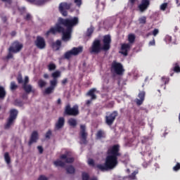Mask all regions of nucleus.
<instances>
[{"label":"nucleus","instance_id":"obj_1","mask_svg":"<svg viewBox=\"0 0 180 180\" xmlns=\"http://www.w3.org/2000/svg\"><path fill=\"white\" fill-rule=\"evenodd\" d=\"M79 22L78 17H74L72 19L59 18L58 23L54 27H51L49 30L46 32V37L50 36V33L56 34V33H62V40L63 41H69L71 39V34H72V28L77 26Z\"/></svg>","mask_w":180,"mask_h":180},{"label":"nucleus","instance_id":"obj_2","mask_svg":"<svg viewBox=\"0 0 180 180\" xmlns=\"http://www.w3.org/2000/svg\"><path fill=\"white\" fill-rule=\"evenodd\" d=\"M120 155H122L120 153V146H119V144L112 146L107 151V156L104 165L98 164L96 165V168L103 172L115 169L119 164L117 158L120 157Z\"/></svg>","mask_w":180,"mask_h":180},{"label":"nucleus","instance_id":"obj_3","mask_svg":"<svg viewBox=\"0 0 180 180\" xmlns=\"http://www.w3.org/2000/svg\"><path fill=\"white\" fill-rule=\"evenodd\" d=\"M103 45L101 43V40L95 39L91 46L89 49L91 54H99L101 51H108L110 50V44L112 43V39L110 35H105L103 39Z\"/></svg>","mask_w":180,"mask_h":180},{"label":"nucleus","instance_id":"obj_4","mask_svg":"<svg viewBox=\"0 0 180 180\" xmlns=\"http://www.w3.org/2000/svg\"><path fill=\"white\" fill-rule=\"evenodd\" d=\"M64 116H78L79 115V107L78 105H73V108H71V104L68 103L65 106Z\"/></svg>","mask_w":180,"mask_h":180},{"label":"nucleus","instance_id":"obj_5","mask_svg":"<svg viewBox=\"0 0 180 180\" xmlns=\"http://www.w3.org/2000/svg\"><path fill=\"white\" fill-rule=\"evenodd\" d=\"M18 115H19V111H18V110L13 108L10 110V115L7 119L6 124L4 125V129L6 130L11 129V126L15 123V120L18 119Z\"/></svg>","mask_w":180,"mask_h":180},{"label":"nucleus","instance_id":"obj_6","mask_svg":"<svg viewBox=\"0 0 180 180\" xmlns=\"http://www.w3.org/2000/svg\"><path fill=\"white\" fill-rule=\"evenodd\" d=\"M84 51V47H73L70 51H68L65 53L64 57L66 60H70L72 56H78V54H81Z\"/></svg>","mask_w":180,"mask_h":180},{"label":"nucleus","instance_id":"obj_7","mask_svg":"<svg viewBox=\"0 0 180 180\" xmlns=\"http://www.w3.org/2000/svg\"><path fill=\"white\" fill-rule=\"evenodd\" d=\"M111 71L112 72L117 74V75H123L124 69L123 68V65H122V63L114 61L111 65Z\"/></svg>","mask_w":180,"mask_h":180},{"label":"nucleus","instance_id":"obj_8","mask_svg":"<svg viewBox=\"0 0 180 180\" xmlns=\"http://www.w3.org/2000/svg\"><path fill=\"white\" fill-rule=\"evenodd\" d=\"M80 143L86 144V139L88 137V133L86 132V126L85 124L80 125Z\"/></svg>","mask_w":180,"mask_h":180},{"label":"nucleus","instance_id":"obj_9","mask_svg":"<svg viewBox=\"0 0 180 180\" xmlns=\"http://www.w3.org/2000/svg\"><path fill=\"white\" fill-rule=\"evenodd\" d=\"M10 51H13L14 54L19 53L23 49V44H20L19 41H15L9 47Z\"/></svg>","mask_w":180,"mask_h":180},{"label":"nucleus","instance_id":"obj_10","mask_svg":"<svg viewBox=\"0 0 180 180\" xmlns=\"http://www.w3.org/2000/svg\"><path fill=\"white\" fill-rule=\"evenodd\" d=\"M117 111H113L109 115L105 116V123L108 126H112L117 117Z\"/></svg>","mask_w":180,"mask_h":180},{"label":"nucleus","instance_id":"obj_11","mask_svg":"<svg viewBox=\"0 0 180 180\" xmlns=\"http://www.w3.org/2000/svg\"><path fill=\"white\" fill-rule=\"evenodd\" d=\"M71 8V4L68 3H61L59 6V11L63 16H68V12L67 11L70 10Z\"/></svg>","mask_w":180,"mask_h":180},{"label":"nucleus","instance_id":"obj_12","mask_svg":"<svg viewBox=\"0 0 180 180\" xmlns=\"http://www.w3.org/2000/svg\"><path fill=\"white\" fill-rule=\"evenodd\" d=\"M35 46H37V49H39L40 50L46 49V40H44V38L38 36L37 37V40L35 41Z\"/></svg>","mask_w":180,"mask_h":180},{"label":"nucleus","instance_id":"obj_13","mask_svg":"<svg viewBox=\"0 0 180 180\" xmlns=\"http://www.w3.org/2000/svg\"><path fill=\"white\" fill-rule=\"evenodd\" d=\"M95 92H96V89H91L86 94L87 96H91V99L86 101V105H87V106H89V105L92 103V101L96 99V94H95Z\"/></svg>","mask_w":180,"mask_h":180},{"label":"nucleus","instance_id":"obj_14","mask_svg":"<svg viewBox=\"0 0 180 180\" xmlns=\"http://www.w3.org/2000/svg\"><path fill=\"white\" fill-rule=\"evenodd\" d=\"M148 6H150V0H142L138 8L140 12H145L148 9Z\"/></svg>","mask_w":180,"mask_h":180},{"label":"nucleus","instance_id":"obj_15","mask_svg":"<svg viewBox=\"0 0 180 180\" xmlns=\"http://www.w3.org/2000/svg\"><path fill=\"white\" fill-rule=\"evenodd\" d=\"M138 98H139V99H136V103L138 106H141V105H143L144 99H146V91H140L139 94H138Z\"/></svg>","mask_w":180,"mask_h":180},{"label":"nucleus","instance_id":"obj_16","mask_svg":"<svg viewBox=\"0 0 180 180\" xmlns=\"http://www.w3.org/2000/svg\"><path fill=\"white\" fill-rule=\"evenodd\" d=\"M130 44H122L121 45V51H120V53L123 56H127L129 54V51H130Z\"/></svg>","mask_w":180,"mask_h":180},{"label":"nucleus","instance_id":"obj_17","mask_svg":"<svg viewBox=\"0 0 180 180\" xmlns=\"http://www.w3.org/2000/svg\"><path fill=\"white\" fill-rule=\"evenodd\" d=\"M179 74L180 73V66L179 63H175L173 64V68L171 69L169 72V76L172 77L174 74Z\"/></svg>","mask_w":180,"mask_h":180},{"label":"nucleus","instance_id":"obj_18","mask_svg":"<svg viewBox=\"0 0 180 180\" xmlns=\"http://www.w3.org/2000/svg\"><path fill=\"white\" fill-rule=\"evenodd\" d=\"M37 140H39V133L37 131H34L31 134L28 145L32 146L33 143H37Z\"/></svg>","mask_w":180,"mask_h":180},{"label":"nucleus","instance_id":"obj_19","mask_svg":"<svg viewBox=\"0 0 180 180\" xmlns=\"http://www.w3.org/2000/svg\"><path fill=\"white\" fill-rule=\"evenodd\" d=\"M65 124V119L63 117H60L58 120V122L55 124V129L56 130H60V129H63L64 127V124Z\"/></svg>","mask_w":180,"mask_h":180},{"label":"nucleus","instance_id":"obj_20","mask_svg":"<svg viewBox=\"0 0 180 180\" xmlns=\"http://www.w3.org/2000/svg\"><path fill=\"white\" fill-rule=\"evenodd\" d=\"M60 158V160H64L66 164H72V162H74V161H75L74 158H68V153L61 155Z\"/></svg>","mask_w":180,"mask_h":180},{"label":"nucleus","instance_id":"obj_21","mask_svg":"<svg viewBox=\"0 0 180 180\" xmlns=\"http://www.w3.org/2000/svg\"><path fill=\"white\" fill-rule=\"evenodd\" d=\"M22 89L27 94H30L31 92L34 94L36 92V89H33L31 84H23Z\"/></svg>","mask_w":180,"mask_h":180},{"label":"nucleus","instance_id":"obj_22","mask_svg":"<svg viewBox=\"0 0 180 180\" xmlns=\"http://www.w3.org/2000/svg\"><path fill=\"white\" fill-rule=\"evenodd\" d=\"M96 137L98 140H101V139H105L106 133L105 132V131L100 129L97 131Z\"/></svg>","mask_w":180,"mask_h":180},{"label":"nucleus","instance_id":"obj_23","mask_svg":"<svg viewBox=\"0 0 180 180\" xmlns=\"http://www.w3.org/2000/svg\"><path fill=\"white\" fill-rule=\"evenodd\" d=\"M51 47L56 51H58V50H60V47H61V41L58 39L56 42H53L51 44Z\"/></svg>","mask_w":180,"mask_h":180},{"label":"nucleus","instance_id":"obj_24","mask_svg":"<svg viewBox=\"0 0 180 180\" xmlns=\"http://www.w3.org/2000/svg\"><path fill=\"white\" fill-rule=\"evenodd\" d=\"M53 165L56 167H61L62 168H64V167H65V162H64L60 160L54 161Z\"/></svg>","mask_w":180,"mask_h":180},{"label":"nucleus","instance_id":"obj_25","mask_svg":"<svg viewBox=\"0 0 180 180\" xmlns=\"http://www.w3.org/2000/svg\"><path fill=\"white\" fill-rule=\"evenodd\" d=\"M5 96H6V91H5V88H4L2 86H0V99H5Z\"/></svg>","mask_w":180,"mask_h":180},{"label":"nucleus","instance_id":"obj_26","mask_svg":"<svg viewBox=\"0 0 180 180\" xmlns=\"http://www.w3.org/2000/svg\"><path fill=\"white\" fill-rule=\"evenodd\" d=\"M51 77L53 79H57V78L61 77V72L60 70H56L51 74Z\"/></svg>","mask_w":180,"mask_h":180},{"label":"nucleus","instance_id":"obj_27","mask_svg":"<svg viewBox=\"0 0 180 180\" xmlns=\"http://www.w3.org/2000/svg\"><path fill=\"white\" fill-rule=\"evenodd\" d=\"M66 172H67V174H75V168L73 167L72 165H70L68 166V167H66Z\"/></svg>","mask_w":180,"mask_h":180},{"label":"nucleus","instance_id":"obj_28","mask_svg":"<svg viewBox=\"0 0 180 180\" xmlns=\"http://www.w3.org/2000/svg\"><path fill=\"white\" fill-rule=\"evenodd\" d=\"M54 89L53 87L49 86L48 88H46L44 91V94L46 95H50V94H53L54 92Z\"/></svg>","mask_w":180,"mask_h":180},{"label":"nucleus","instance_id":"obj_29","mask_svg":"<svg viewBox=\"0 0 180 180\" xmlns=\"http://www.w3.org/2000/svg\"><path fill=\"white\" fill-rule=\"evenodd\" d=\"M68 124H70V126H72V127H75V126H77V120L74 118H70L68 120Z\"/></svg>","mask_w":180,"mask_h":180},{"label":"nucleus","instance_id":"obj_30","mask_svg":"<svg viewBox=\"0 0 180 180\" xmlns=\"http://www.w3.org/2000/svg\"><path fill=\"white\" fill-rule=\"evenodd\" d=\"M4 160L6 164H11V156H9V153L6 152L4 153Z\"/></svg>","mask_w":180,"mask_h":180},{"label":"nucleus","instance_id":"obj_31","mask_svg":"<svg viewBox=\"0 0 180 180\" xmlns=\"http://www.w3.org/2000/svg\"><path fill=\"white\" fill-rule=\"evenodd\" d=\"M14 105L19 106L20 108H22V106H23V101H22V100L15 99L14 101Z\"/></svg>","mask_w":180,"mask_h":180},{"label":"nucleus","instance_id":"obj_32","mask_svg":"<svg viewBox=\"0 0 180 180\" xmlns=\"http://www.w3.org/2000/svg\"><path fill=\"white\" fill-rule=\"evenodd\" d=\"M169 77H165L163 76L161 78V81L162 82H163V84H165V85H168V84H169Z\"/></svg>","mask_w":180,"mask_h":180},{"label":"nucleus","instance_id":"obj_33","mask_svg":"<svg viewBox=\"0 0 180 180\" xmlns=\"http://www.w3.org/2000/svg\"><path fill=\"white\" fill-rule=\"evenodd\" d=\"M134 40H136V36H134V34H130L128 36V41L130 44H133L134 43Z\"/></svg>","mask_w":180,"mask_h":180},{"label":"nucleus","instance_id":"obj_34","mask_svg":"<svg viewBox=\"0 0 180 180\" xmlns=\"http://www.w3.org/2000/svg\"><path fill=\"white\" fill-rule=\"evenodd\" d=\"M10 89L11 91H16L18 89V84L15 82H11Z\"/></svg>","mask_w":180,"mask_h":180},{"label":"nucleus","instance_id":"obj_35","mask_svg":"<svg viewBox=\"0 0 180 180\" xmlns=\"http://www.w3.org/2000/svg\"><path fill=\"white\" fill-rule=\"evenodd\" d=\"M82 180H89V174L83 172L82 173Z\"/></svg>","mask_w":180,"mask_h":180},{"label":"nucleus","instance_id":"obj_36","mask_svg":"<svg viewBox=\"0 0 180 180\" xmlns=\"http://www.w3.org/2000/svg\"><path fill=\"white\" fill-rule=\"evenodd\" d=\"M57 84H58V81L57 79H53L50 81V86L51 88H53L54 89H56V86H57Z\"/></svg>","mask_w":180,"mask_h":180},{"label":"nucleus","instance_id":"obj_37","mask_svg":"<svg viewBox=\"0 0 180 180\" xmlns=\"http://www.w3.org/2000/svg\"><path fill=\"white\" fill-rule=\"evenodd\" d=\"M56 68H57V66L54 63H49L48 65V70H49V71H54Z\"/></svg>","mask_w":180,"mask_h":180},{"label":"nucleus","instance_id":"obj_38","mask_svg":"<svg viewBox=\"0 0 180 180\" xmlns=\"http://www.w3.org/2000/svg\"><path fill=\"white\" fill-rule=\"evenodd\" d=\"M46 84L47 83L43 79H39L38 81V85H39V88H44V86L46 85Z\"/></svg>","mask_w":180,"mask_h":180},{"label":"nucleus","instance_id":"obj_39","mask_svg":"<svg viewBox=\"0 0 180 180\" xmlns=\"http://www.w3.org/2000/svg\"><path fill=\"white\" fill-rule=\"evenodd\" d=\"M13 51L10 50V48H8V53L6 56V60H11V58H13Z\"/></svg>","mask_w":180,"mask_h":180},{"label":"nucleus","instance_id":"obj_40","mask_svg":"<svg viewBox=\"0 0 180 180\" xmlns=\"http://www.w3.org/2000/svg\"><path fill=\"white\" fill-rule=\"evenodd\" d=\"M139 22L141 25H146V22H147V18L143 16V17L139 18Z\"/></svg>","mask_w":180,"mask_h":180},{"label":"nucleus","instance_id":"obj_41","mask_svg":"<svg viewBox=\"0 0 180 180\" xmlns=\"http://www.w3.org/2000/svg\"><path fill=\"white\" fill-rule=\"evenodd\" d=\"M136 174H138L137 172H134L131 173V175L128 176V178H129V179L134 180V179H136Z\"/></svg>","mask_w":180,"mask_h":180},{"label":"nucleus","instance_id":"obj_42","mask_svg":"<svg viewBox=\"0 0 180 180\" xmlns=\"http://www.w3.org/2000/svg\"><path fill=\"white\" fill-rule=\"evenodd\" d=\"M168 7V3H164L160 6V11H165Z\"/></svg>","mask_w":180,"mask_h":180},{"label":"nucleus","instance_id":"obj_43","mask_svg":"<svg viewBox=\"0 0 180 180\" xmlns=\"http://www.w3.org/2000/svg\"><path fill=\"white\" fill-rule=\"evenodd\" d=\"M92 33H94V29L92 28H89L87 30V32H86V36H88V37H89V36H91L92 35Z\"/></svg>","mask_w":180,"mask_h":180},{"label":"nucleus","instance_id":"obj_44","mask_svg":"<svg viewBox=\"0 0 180 180\" xmlns=\"http://www.w3.org/2000/svg\"><path fill=\"white\" fill-rule=\"evenodd\" d=\"M44 4H46V0H38L36 1V5H39V6L44 5Z\"/></svg>","mask_w":180,"mask_h":180},{"label":"nucleus","instance_id":"obj_45","mask_svg":"<svg viewBox=\"0 0 180 180\" xmlns=\"http://www.w3.org/2000/svg\"><path fill=\"white\" fill-rule=\"evenodd\" d=\"M51 134H52L51 130L49 129V130L46 133V134H45L46 139H50L51 137Z\"/></svg>","mask_w":180,"mask_h":180},{"label":"nucleus","instance_id":"obj_46","mask_svg":"<svg viewBox=\"0 0 180 180\" xmlns=\"http://www.w3.org/2000/svg\"><path fill=\"white\" fill-rule=\"evenodd\" d=\"M17 81L18 84H23V78L22 77V75H18V77H17Z\"/></svg>","mask_w":180,"mask_h":180},{"label":"nucleus","instance_id":"obj_47","mask_svg":"<svg viewBox=\"0 0 180 180\" xmlns=\"http://www.w3.org/2000/svg\"><path fill=\"white\" fill-rule=\"evenodd\" d=\"M174 171H179L180 169V163H176V165L173 167Z\"/></svg>","mask_w":180,"mask_h":180},{"label":"nucleus","instance_id":"obj_48","mask_svg":"<svg viewBox=\"0 0 180 180\" xmlns=\"http://www.w3.org/2000/svg\"><path fill=\"white\" fill-rule=\"evenodd\" d=\"M75 4H76L77 6H81V5H82V0H75Z\"/></svg>","mask_w":180,"mask_h":180},{"label":"nucleus","instance_id":"obj_49","mask_svg":"<svg viewBox=\"0 0 180 180\" xmlns=\"http://www.w3.org/2000/svg\"><path fill=\"white\" fill-rule=\"evenodd\" d=\"M25 20H32V15L30 13H27L26 16L24 18Z\"/></svg>","mask_w":180,"mask_h":180},{"label":"nucleus","instance_id":"obj_50","mask_svg":"<svg viewBox=\"0 0 180 180\" xmlns=\"http://www.w3.org/2000/svg\"><path fill=\"white\" fill-rule=\"evenodd\" d=\"M160 33V30H158V29H155L153 32L152 34L153 36H157V34H158Z\"/></svg>","mask_w":180,"mask_h":180},{"label":"nucleus","instance_id":"obj_51","mask_svg":"<svg viewBox=\"0 0 180 180\" xmlns=\"http://www.w3.org/2000/svg\"><path fill=\"white\" fill-rule=\"evenodd\" d=\"M89 165L94 167L95 165V162L92 159H89L88 161Z\"/></svg>","mask_w":180,"mask_h":180},{"label":"nucleus","instance_id":"obj_52","mask_svg":"<svg viewBox=\"0 0 180 180\" xmlns=\"http://www.w3.org/2000/svg\"><path fill=\"white\" fill-rule=\"evenodd\" d=\"M37 149L39 154H43L44 149L42 146H37Z\"/></svg>","mask_w":180,"mask_h":180},{"label":"nucleus","instance_id":"obj_53","mask_svg":"<svg viewBox=\"0 0 180 180\" xmlns=\"http://www.w3.org/2000/svg\"><path fill=\"white\" fill-rule=\"evenodd\" d=\"M49 179L44 176V175H41L39 178L38 180H48Z\"/></svg>","mask_w":180,"mask_h":180},{"label":"nucleus","instance_id":"obj_54","mask_svg":"<svg viewBox=\"0 0 180 180\" xmlns=\"http://www.w3.org/2000/svg\"><path fill=\"white\" fill-rule=\"evenodd\" d=\"M27 84H29V77L26 76L25 77L23 85H27Z\"/></svg>","mask_w":180,"mask_h":180},{"label":"nucleus","instance_id":"obj_55","mask_svg":"<svg viewBox=\"0 0 180 180\" xmlns=\"http://www.w3.org/2000/svg\"><path fill=\"white\" fill-rule=\"evenodd\" d=\"M67 82H68V79L65 78L62 80L61 84H62V85H65V84H67Z\"/></svg>","mask_w":180,"mask_h":180},{"label":"nucleus","instance_id":"obj_56","mask_svg":"<svg viewBox=\"0 0 180 180\" xmlns=\"http://www.w3.org/2000/svg\"><path fill=\"white\" fill-rule=\"evenodd\" d=\"M150 46H155V40H152L149 42Z\"/></svg>","mask_w":180,"mask_h":180},{"label":"nucleus","instance_id":"obj_57","mask_svg":"<svg viewBox=\"0 0 180 180\" xmlns=\"http://www.w3.org/2000/svg\"><path fill=\"white\" fill-rule=\"evenodd\" d=\"M2 2H7V4H9V5H11V4H12V0H1Z\"/></svg>","mask_w":180,"mask_h":180},{"label":"nucleus","instance_id":"obj_58","mask_svg":"<svg viewBox=\"0 0 180 180\" xmlns=\"http://www.w3.org/2000/svg\"><path fill=\"white\" fill-rule=\"evenodd\" d=\"M139 124L140 126H145V125H146V123H145L144 122H143V121H141V122H139Z\"/></svg>","mask_w":180,"mask_h":180},{"label":"nucleus","instance_id":"obj_59","mask_svg":"<svg viewBox=\"0 0 180 180\" xmlns=\"http://www.w3.org/2000/svg\"><path fill=\"white\" fill-rule=\"evenodd\" d=\"M57 105H61V98H58L56 101Z\"/></svg>","mask_w":180,"mask_h":180},{"label":"nucleus","instance_id":"obj_60","mask_svg":"<svg viewBox=\"0 0 180 180\" xmlns=\"http://www.w3.org/2000/svg\"><path fill=\"white\" fill-rule=\"evenodd\" d=\"M108 108H113V103H110L108 105Z\"/></svg>","mask_w":180,"mask_h":180},{"label":"nucleus","instance_id":"obj_61","mask_svg":"<svg viewBox=\"0 0 180 180\" xmlns=\"http://www.w3.org/2000/svg\"><path fill=\"white\" fill-rule=\"evenodd\" d=\"M166 39H167V40H169V41H172V37H171L169 36H167Z\"/></svg>","mask_w":180,"mask_h":180},{"label":"nucleus","instance_id":"obj_62","mask_svg":"<svg viewBox=\"0 0 180 180\" xmlns=\"http://www.w3.org/2000/svg\"><path fill=\"white\" fill-rule=\"evenodd\" d=\"M130 4H131L132 5H134V4H136V0H129Z\"/></svg>","mask_w":180,"mask_h":180},{"label":"nucleus","instance_id":"obj_63","mask_svg":"<svg viewBox=\"0 0 180 180\" xmlns=\"http://www.w3.org/2000/svg\"><path fill=\"white\" fill-rule=\"evenodd\" d=\"M44 78H46V79L49 78V75L47 74L44 75Z\"/></svg>","mask_w":180,"mask_h":180},{"label":"nucleus","instance_id":"obj_64","mask_svg":"<svg viewBox=\"0 0 180 180\" xmlns=\"http://www.w3.org/2000/svg\"><path fill=\"white\" fill-rule=\"evenodd\" d=\"M90 180H98V178L97 177H92Z\"/></svg>","mask_w":180,"mask_h":180}]
</instances>
